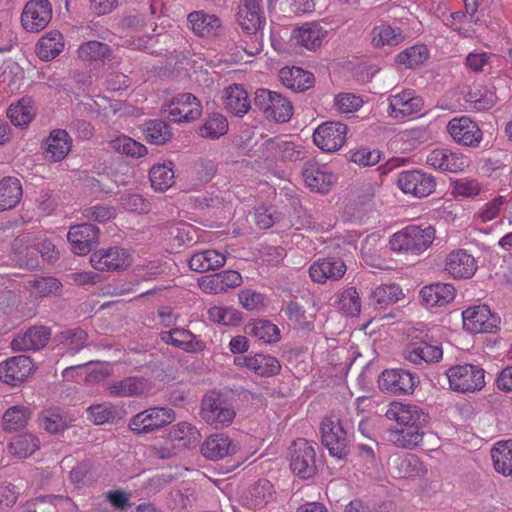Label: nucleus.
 <instances>
[{"label": "nucleus", "instance_id": "nucleus-61", "mask_svg": "<svg viewBox=\"0 0 512 512\" xmlns=\"http://www.w3.org/2000/svg\"><path fill=\"white\" fill-rule=\"evenodd\" d=\"M199 134L203 138L218 139L224 135V118L219 113L209 115L205 123L199 128Z\"/></svg>", "mask_w": 512, "mask_h": 512}, {"label": "nucleus", "instance_id": "nucleus-36", "mask_svg": "<svg viewBox=\"0 0 512 512\" xmlns=\"http://www.w3.org/2000/svg\"><path fill=\"white\" fill-rule=\"evenodd\" d=\"M22 185L15 177L0 180V211L14 208L22 198Z\"/></svg>", "mask_w": 512, "mask_h": 512}, {"label": "nucleus", "instance_id": "nucleus-50", "mask_svg": "<svg viewBox=\"0 0 512 512\" xmlns=\"http://www.w3.org/2000/svg\"><path fill=\"white\" fill-rule=\"evenodd\" d=\"M27 289L33 297H49L60 294L62 284L54 277H41L29 281Z\"/></svg>", "mask_w": 512, "mask_h": 512}, {"label": "nucleus", "instance_id": "nucleus-2", "mask_svg": "<svg viewBox=\"0 0 512 512\" xmlns=\"http://www.w3.org/2000/svg\"><path fill=\"white\" fill-rule=\"evenodd\" d=\"M320 431L321 442L329 454L338 460H346L350 454L352 437L349 423L331 414L322 420Z\"/></svg>", "mask_w": 512, "mask_h": 512}, {"label": "nucleus", "instance_id": "nucleus-60", "mask_svg": "<svg viewBox=\"0 0 512 512\" xmlns=\"http://www.w3.org/2000/svg\"><path fill=\"white\" fill-rule=\"evenodd\" d=\"M338 304L347 315L357 316L361 310V301L355 287H349L339 294Z\"/></svg>", "mask_w": 512, "mask_h": 512}, {"label": "nucleus", "instance_id": "nucleus-10", "mask_svg": "<svg viewBox=\"0 0 512 512\" xmlns=\"http://www.w3.org/2000/svg\"><path fill=\"white\" fill-rule=\"evenodd\" d=\"M132 254L122 247L101 248L90 256L92 267L98 271H123L131 266Z\"/></svg>", "mask_w": 512, "mask_h": 512}, {"label": "nucleus", "instance_id": "nucleus-49", "mask_svg": "<svg viewBox=\"0 0 512 512\" xmlns=\"http://www.w3.org/2000/svg\"><path fill=\"white\" fill-rule=\"evenodd\" d=\"M265 145L269 149H274L278 156L284 161H298L303 159L305 154L304 147L292 141L268 139Z\"/></svg>", "mask_w": 512, "mask_h": 512}, {"label": "nucleus", "instance_id": "nucleus-38", "mask_svg": "<svg viewBox=\"0 0 512 512\" xmlns=\"http://www.w3.org/2000/svg\"><path fill=\"white\" fill-rule=\"evenodd\" d=\"M46 151L53 161L63 160L71 150L72 140L67 131L62 129L53 130L47 141Z\"/></svg>", "mask_w": 512, "mask_h": 512}, {"label": "nucleus", "instance_id": "nucleus-45", "mask_svg": "<svg viewBox=\"0 0 512 512\" xmlns=\"http://www.w3.org/2000/svg\"><path fill=\"white\" fill-rule=\"evenodd\" d=\"M224 264V255L216 250L195 253L189 260V267L197 272L214 270Z\"/></svg>", "mask_w": 512, "mask_h": 512}, {"label": "nucleus", "instance_id": "nucleus-5", "mask_svg": "<svg viewBox=\"0 0 512 512\" xmlns=\"http://www.w3.org/2000/svg\"><path fill=\"white\" fill-rule=\"evenodd\" d=\"M29 236L21 235L12 243L14 260L20 265L29 269H35L38 266L37 256L41 255L43 259L52 262L56 259L55 247L51 242L45 241L41 247L36 248L28 245Z\"/></svg>", "mask_w": 512, "mask_h": 512}, {"label": "nucleus", "instance_id": "nucleus-14", "mask_svg": "<svg viewBox=\"0 0 512 512\" xmlns=\"http://www.w3.org/2000/svg\"><path fill=\"white\" fill-rule=\"evenodd\" d=\"M447 131L462 146L478 147L483 138L477 123L467 116L452 118L447 124Z\"/></svg>", "mask_w": 512, "mask_h": 512}, {"label": "nucleus", "instance_id": "nucleus-47", "mask_svg": "<svg viewBox=\"0 0 512 512\" xmlns=\"http://www.w3.org/2000/svg\"><path fill=\"white\" fill-rule=\"evenodd\" d=\"M250 370L261 377H272L278 375L281 371V364L277 358L258 353L251 357Z\"/></svg>", "mask_w": 512, "mask_h": 512}, {"label": "nucleus", "instance_id": "nucleus-42", "mask_svg": "<svg viewBox=\"0 0 512 512\" xmlns=\"http://www.w3.org/2000/svg\"><path fill=\"white\" fill-rule=\"evenodd\" d=\"M491 457L498 473L512 476V440L498 442L491 450Z\"/></svg>", "mask_w": 512, "mask_h": 512}, {"label": "nucleus", "instance_id": "nucleus-4", "mask_svg": "<svg viewBox=\"0 0 512 512\" xmlns=\"http://www.w3.org/2000/svg\"><path fill=\"white\" fill-rule=\"evenodd\" d=\"M451 390L468 393L480 391L485 386V371L473 364L454 365L446 371Z\"/></svg>", "mask_w": 512, "mask_h": 512}, {"label": "nucleus", "instance_id": "nucleus-16", "mask_svg": "<svg viewBox=\"0 0 512 512\" xmlns=\"http://www.w3.org/2000/svg\"><path fill=\"white\" fill-rule=\"evenodd\" d=\"M52 17V8L48 0H31L21 15L22 26L29 32L44 29Z\"/></svg>", "mask_w": 512, "mask_h": 512}, {"label": "nucleus", "instance_id": "nucleus-31", "mask_svg": "<svg viewBox=\"0 0 512 512\" xmlns=\"http://www.w3.org/2000/svg\"><path fill=\"white\" fill-rule=\"evenodd\" d=\"M50 330L46 327H32L23 335L16 337L12 341V346L17 350H38L43 348L49 338Z\"/></svg>", "mask_w": 512, "mask_h": 512}, {"label": "nucleus", "instance_id": "nucleus-46", "mask_svg": "<svg viewBox=\"0 0 512 512\" xmlns=\"http://www.w3.org/2000/svg\"><path fill=\"white\" fill-rule=\"evenodd\" d=\"M78 57L84 62H103L111 55L110 47L99 41H88L78 48Z\"/></svg>", "mask_w": 512, "mask_h": 512}, {"label": "nucleus", "instance_id": "nucleus-62", "mask_svg": "<svg viewBox=\"0 0 512 512\" xmlns=\"http://www.w3.org/2000/svg\"><path fill=\"white\" fill-rule=\"evenodd\" d=\"M334 105L340 113H352L363 106V100L355 94L342 93L335 97Z\"/></svg>", "mask_w": 512, "mask_h": 512}, {"label": "nucleus", "instance_id": "nucleus-26", "mask_svg": "<svg viewBox=\"0 0 512 512\" xmlns=\"http://www.w3.org/2000/svg\"><path fill=\"white\" fill-rule=\"evenodd\" d=\"M422 302L427 307L442 306L455 298V288L450 283L435 282L420 290Z\"/></svg>", "mask_w": 512, "mask_h": 512}, {"label": "nucleus", "instance_id": "nucleus-59", "mask_svg": "<svg viewBox=\"0 0 512 512\" xmlns=\"http://www.w3.org/2000/svg\"><path fill=\"white\" fill-rule=\"evenodd\" d=\"M169 241L173 248H179L194 240V229L187 223H177L170 226L168 230Z\"/></svg>", "mask_w": 512, "mask_h": 512}, {"label": "nucleus", "instance_id": "nucleus-44", "mask_svg": "<svg viewBox=\"0 0 512 512\" xmlns=\"http://www.w3.org/2000/svg\"><path fill=\"white\" fill-rule=\"evenodd\" d=\"M151 186L155 191H166L175 181L172 162L168 161L162 164L152 166L149 172Z\"/></svg>", "mask_w": 512, "mask_h": 512}, {"label": "nucleus", "instance_id": "nucleus-43", "mask_svg": "<svg viewBox=\"0 0 512 512\" xmlns=\"http://www.w3.org/2000/svg\"><path fill=\"white\" fill-rule=\"evenodd\" d=\"M40 441L32 433H23L14 436L8 444V450L14 456L25 459L38 450Z\"/></svg>", "mask_w": 512, "mask_h": 512}, {"label": "nucleus", "instance_id": "nucleus-64", "mask_svg": "<svg viewBox=\"0 0 512 512\" xmlns=\"http://www.w3.org/2000/svg\"><path fill=\"white\" fill-rule=\"evenodd\" d=\"M205 458L218 460L222 458L224 451V438L221 435H211L206 439L201 448Z\"/></svg>", "mask_w": 512, "mask_h": 512}, {"label": "nucleus", "instance_id": "nucleus-58", "mask_svg": "<svg viewBox=\"0 0 512 512\" xmlns=\"http://www.w3.org/2000/svg\"><path fill=\"white\" fill-rule=\"evenodd\" d=\"M403 39L402 33L390 26L375 27L372 31V43L376 47L398 45Z\"/></svg>", "mask_w": 512, "mask_h": 512}, {"label": "nucleus", "instance_id": "nucleus-33", "mask_svg": "<svg viewBox=\"0 0 512 512\" xmlns=\"http://www.w3.org/2000/svg\"><path fill=\"white\" fill-rule=\"evenodd\" d=\"M65 47L63 35L57 31L45 33L37 43L36 52L43 61H50L56 58Z\"/></svg>", "mask_w": 512, "mask_h": 512}, {"label": "nucleus", "instance_id": "nucleus-39", "mask_svg": "<svg viewBox=\"0 0 512 512\" xmlns=\"http://www.w3.org/2000/svg\"><path fill=\"white\" fill-rule=\"evenodd\" d=\"M147 390V382L141 377H127L108 385V391L114 397L139 396Z\"/></svg>", "mask_w": 512, "mask_h": 512}, {"label": "nucleus", "instance_id": "nucleus-54", "mask_svg": "<svg viewBox=\"0 0 512 512\" xmlns=\"http://www.w3.org/2000/svg\"><path fill=\"white\" fill-rule=\"evenodd\" d=\"M110 146L117 152L131 157L139 158L147 154V148L143 144L125 135H120L111 140Z\"/></svg>", "mask_w": 512, "mask_h": 512}, {"label": "nucleus", "instance_id": "nucleus-55", "mask_svg": "<svg viewBox=\"0 0 512 512\" xmlns=\"http://www.w3.org/2000/svg\"><path fill=\"white\" fill-rule=\"evenodd\" d=\"M249 333L265 343H275L280 339L279 328L268 320H257L251 326Z\"/></svg>", "mask_w": 512, "mask_h": 512}, {"label": "nucleus", "instance_id": "nucleus-19", "mask_svg": "<svg viewBox=\"0 0 512 512\" xmlns=\"http://www.w3.org/2000/svg\"><path fill=\"white\" fill-rule=\"evenodd\" d=\"M30 357L19 355L0 363V379L12 386L22 383L32 372Z\"/></svg>", "mask_w": 512, "mask_h": 512}, {"label": "nucleus", "instance_id": "nucleus-34", "mask_svg": "<svg viewBox=\"0 0 512 512\" xmlns=\"http://www.w3.org/2000/svg\"><path fill=\"white\" fill-rule=\"evenodd\" d=\"M39 425L49 434H61L68 429L70 423L62 409L51 407L40 412Z\"/></svg>", "mask_w": 512, "mask_h": 512}, {"label": "nucleus", "instance_id": "nucleus-13", "mask_svg": "<svg viewBox=\"0 0 512 512\" xmlns=\"http://www.w3.org/2000/svg\"><path fill=\"white\" fill-rule=\"evenodd\" d=\"M347 126L341 122L328 121L319 125L313 133L315 145L324 152H334L342 147Z\"/></svg>", "mask_w": 512, "mask_h": 512}, {"label": "nucleus", "instance_id": "nucleus-1", "mask_svg": "<svg viewBox=\"0 0 512 512\" xmlns=\"http://www.w3.org/2000/svg\"><path fill=\"white\" fill-rule=\"evenodd\" d=\"M385 416L394 420L400 428L389 430V440L398 447L412 449L422 442L423 428L428 423V414L420 407L392 402Z\"/></svg>", "mask_w": 512, "mask_h": 512}, {"label": "nucleus", "instance_id": "nucleus-22", "mask_svg": "<svg viewBox=\"0 0 512 512\" xmlns=\"http://www.w3.org/2000/svg\"><path fill=\"white\" fill-rule=\"evenodd\" d=\"M346 272V265L340 258L319 259L310 266L309 274L316 283H325L327 280L341 279Z\"/></svg>", "mask_w": 512, "mask_h": 512}, {"label": "nucleus", "instance_id": "nucleus-27", "mask_svg": "<svg viewBox=\"0 0 512 512\" xmlns=\"http://www.w3.org/2000/svg\"><path fill=\"white\" fill-rule=\"evenodd\" d=\"M188 23L192 31L201 37H216L223 29L220 18L202 11L191 12L188 15Z\"/></svg>", "mask_w": 512, "mask_h": 512}, {"label": "nucleus", "instance_id": "nucleus-52", "mask_svg": "<svg viewBox=\"0 0 512 512\" xmlns=\"http://www.w3.org/2000/svg\"><path fill=\"white\" fill-rule=\"evenodd\" d=\"M86 413L87 419L95 425L113 422L118 416L117 408L109 402L91 405Z\"/></svg>", "mask_w": 512, "mask_h": 512}, {"label": "nucleus", "instance_id": "nucleus-28", "mask_svg": "<svg viewBox=\"0 0 512 512\" xmlns=\"http://www.w3.org/2000/svg\"><path fill=\"white\" fill-rule=\"evenodd\" d=\"M279 79L283 85L296 92L306 91L314 86V75L300 67H284L279 71Z\"/></svg>", "mask_w": 512, "mask_h": 512}, {"label": "nucleus", "instance_id": "nucleus-63", "mask_svg": "<svg viewBox=\"0 0 512 512\" xmlns=\"http://www.w3.org/2000/svg\"><path fill=\"white\" fill-rule=\"evenodd\" d=\"M121 206L135 213H147L150 211V203L142 196L136 193H129L121 196Z\"/></svg>", "mask_w": 512, "mask_h": 512}, {"label": "nucleus", "instance_id": "nucleus-11", "mask_svg": "<svg viewBox=\"0 0 512 512\" xmlns=\"http://www.w3.org/2000/svg\"><path fill=\"white\" fill-rule=\"evenodd\" d=\"M462 318L463 327L471 333H492L499 329L500 319L487 305L467 308Z\"/></svg>", "mask_w": 512, "mask_h": 512}, {"label": "nucleus", "instance_id": "nucleus-15", "mask_svg": "<svg viewBox=\"0 0 512 512\" xmlns=\"http://www.w3.org/2000/svg\"><path fill=\"white\" fill-rule=\"evenodd\" d=\"M165 113L170 121L188 122L200 117L202 106L194 95L183 93L166 106Z\"/></svg>", "mask_w": 512, "mask_h": 512}, {"label": "nucleus", "instance_id": "nucleus-21", "mask_svg": "<svg viewBox=\"0 0 512 512\" xmlns=\"http://www.w3.org/2000/svg\"><path fill=\"white\" fill-rule=\"evenodd\" d=\"M302 176L308 187L321 193L328 192L335 181L334 175L327 170V167L320 165L315 160H308L304 163Z\"/></svg>", "mask_w": 512, "mask_h": 512}, {"label": "nucleus", "instance_id": "nucleus-48", "mask_svg": "<svg viewBox=\"0 0 512 512\" xmlns=\"http://www.w3.org/2000/svg\"><path fill=\"white\" fill-rule=\"evenodd\" d=\"M169 438L171 441L177 442L181 447H190L199 442L200 433L191 424L180 422L172 427L169 432Z\"/></svg>", "mask_w": 512, "mask_h": 512}, {"label": "nucleus", "instance_id": "nucleus-57", "mask_svg": "<svg viewBox=\"0 0 512 512\" xmlns=\"http://www.w3.org/2000/svg\"><path fill=\"white\" fill-rule=\"evenodd\" d=\"M428 49L425 45H415L398 54L397 60L407 68H415L423 64L428 58Z\"/></svg>", "mask_w": 512, "mask_h": 512}, {"label": "nucleus", "instance_id": "nucleus-30", "mask_svg": "<svg viewBox=\"0 0 512 512\" xmlns=\"http://www.w3.org/2000/svg\"><path fill=\"white\" fill-rule=\"evenodd\" d=\"M251 109L247 91L241 84H230L226 88V111L234 116L243 117Z\"/></svg>", "mask_w": 512, "mask_h": 512}, {"label": "nucleus", "instance_id": "nucleus-6", "mask_svg": "<svg viewBox=\"0 0 512 512\" xmlns=\"http://www.w3.org/2000/svg\"><path fill=\"white\" fill-rule=\"evenodd\" d=\"M442 355V347L433 343L429 335L423 331L412 335L403 351L404 358L414 364L438 362L442 359Z\"/></svg>", "mask_w": 512, "mask_h": 512}, {"label": "nucleus", "instance_id": "nucleus-32", "mask_svg": "<svg viewBox=\"0 0 512 512\" xmlns=\"http://www.w3.org/2000/svg\"><path fill=\"white\" fill-rule=\"evenodd\" d=\"M403 297L402 290L396 284H383L376 287L369 296V305L374 310L382 311L398 302Z\"/></svg>", "mask_w": 512, "mask_h": 512}, {"label": "nucleus", "instance_id": "nucleus-23", "mask_svg": "<svg viewBox=\"0 0 512 512\" xmlns=\"http://www.w3.org/2000/svg\"><path fill=\"white\" fill-rule=\"evenodd\" d=\"M426 163L435 169L457 173L465 169L467 159L448 149H435L427 155Z\"/></svg>", "mask_w": 512, "mask_h": 512}, {"label": "nucleus", "instance_id": "nucleus-41", "mask_svg": "<svg viewBox=\"0 0 512 512\" xmlns=\"http://www.w3.org/2000/svg\"><path fill=\"white\" fill-rule=\"evenodd\" d=\"M32 416V409L25 405H15L8 408L2 416L5 431H17L24 428Z\"/></svg>", "mask_w": 512, "mask_h": 512}, {"label": "nucleus", "instance_id": "nucleus-18", "mask_svg": "<svg viewBox=\"0 0 512 512\" xmlns=\"http://www.w3.org/2000/svg\"><path fill=\"white\" fill-rule=\"evenodd\" d=\"M388 113L395 119L413 115L422 110L424 101L414 90H404L388 98Z\"/></svg>", "mask_w": 512, "mask_h": 512}, {"label": "nucleus", "instance_id": "nucleus-56", "mask_svg": "<svg viewBox=\"0 0 512 512\" xmlns=\"http://www.w3.org/2000/svg\"><path fill=\"white\" fill-rule=\"evenodd\" d=\"M172 134L167 123L151 120L146 123L145 138L148 142L161 145L170 140Z\"/></svg>", "mask_w": 512, "mask_h": 512}, {"label": "nucleus", "instance_id": "nucleus-29", "mask_svg": "<svg viewBox=\"0 0 512 512\" xmlns=\"http://www.w3.org/2000/svg\"><path fill=\"white\" fill-rule=\"evenodd\" d=\"M327 31L318 23H305L293 30L292 39L309 50L319 48L325 38Z\"/></svg>", "mask_w": 512, "mask_h": 512}, {"label": "nucleus", "instance_id": "nucleus-35", "mask_svg": "<svg viewBox=\"0 0 512 512\" xmlns=\"http://www.w3.org/2000/svg\"><path fill=\"white\" fill-rule=\"evenodd\" d=\"M274 486L267 479H259L249 489V495L243 500V505L248 508L255 509L257 507H263L274 496Z\"/></svg>", "mask_w": 512, "mask_h": 512}, {"label": "nucleus", "instance_id": "nucleus-12", "mask_svg": "<svg viewBox=\"0 0 512 512\" xmlns=\"http://www.w3.org/2000/svg\"><path fill=\"white\" fill-rule=\"evenodd\" d=\"M397 184L404 193L422 198L434 192L436 180L423 171L409 170L399 174Z\"/></svg>", "mask_w": 512, "mask_h": 512}, {"label": "nucleus", "instance_id": "nucleus-9", "mask_svg": "<svg viewBox=\"0 0 512 512\" xmlns=\"http://www.w3.org/2000/svg\"><path fill=\"white\" fill-rule=\"evenodd\" d=\"M419 382L417 374L401 368L384 370L378 380L379 388L393 395L412 394Z\"/></svg>", "mask_w": 512, "mask_h": 512}, {"label": "nucleus", "instance_id": "nucleus-7", "mask_svg": "<svg viewBox=\"0 0 512 512\" xmlns=\"http://www.w3.org/2000/svg\"><path fill=\"white\" fill-rule=\"evenodd\" d=\"M175 420V413L166 407H151L134 415L128 424L129 429L136 434H146L156 431Z\"/></svg>", "mask_w": 512, "mask_h": 512}, {"label": "nucleus", "instance_id": "nucleus-8", "mask_svg": "<svg viewBox=\"0 0 512 512\" xmlns=\"http://www.w3.org/2000/svg\"><path fill=\"white\" fill-rule=\"evenodd\" d=\"M290 468L302 479H309L317 473L316 453L312 442L299 438L292 443Z\"/></svg>", "mask_w": 512, "mask_h": 512}, {"label": "nucleus", "instance_id": "nucleus-51", "mask_svg": "<svg viewBox=\"0 0 512 512\" xmlns=\"http://www.w3.org/2000/svg\"><path fill=\"white\" fill-rule=\"evenodd\" d=\"M292 115L293 106L291 102L276 92L266 113V118L284 123L289 121Z\"/></svg>", "mask_w": 512, "mask_h": 512}, {"label": "nucleus", "instance_id": "nucleus-24", "mask_svg": "<svg viewBox=\"0 0 512 512\" xmlns=\"http://www.w3.org/2000/svg\"><path fill=\"white\" fill-rule=\"evenodd\" d=\"M477 269L475 259L464 250L453 251L446 257L444 270L453 278H470Z\"/></svg>", "mask_w": 512, "mask_h": 512}, {"label": "nucleus", "instance_id": "nucleus-40", "mask_svg": "<svg viewBox=\"0 0 512 512\" xmlns=\"http://www.w3.org/2000/svg\"><path fill=\"white\" fill-rule=\"evenodd\" d=\"M7 116L17 127H25L35 117L34 103L31 98L23 97L9 106Z\"/></svg>", "mask_w": 512, "mask_h": 512}, {"label": "nucleus", "instance_id": "nucleus-37", "mask_svg": "<svg viewBox=\"0 0 512 512\" xmlns=\"http://www.w3.org/2000/svg\"><path fill=\"white\" fill-rule=\"evenodd\" d=\"M224 398L221 393L210 392L202 400L201 416L205 422L216 427L222 423Z\"/></svg>", "mask_w": 512, "mask_h": 512}, {"label": "nucleus", "instance_id": "nucleus-20", "mask_svg": "<svg viewBox=\"0 0 512 512\" xmlns=\"http://www.w3.org/2000/svg\"><path fill=\"white\" fill-rule=\"evenodd\" d=\"M99 230L92 224H77L70 227L67 234L73 253L85 255L98 242Z\"/></svg>", "mask_w": 512, "mask_h": 512}, {"label": "nucleus", "instance_id": "nucleus-53", "mask_svg": "<svg viewBox=\"0 0 512 512\" xmlns=\"http://www.w3.org/2000/svg\"><path fill=\"white\" fill-rule=\"evenodd\" d=\"M60 342L66 347V353L74 355L87 345L88 335L79 328L61 332Z\"/></svg>", "mask_w": 512, "mask_h": 512}, {"label": "nucleus", "instance_id": "nucleus-3", "mask_svg": "<svg viewBox=\"0 0 512 512\" xmlns=\"http://www.w3.org/2000/svg\"><path fill=\"white\" fill-rule=\"evenodd\" d=\"M435 239V229L432 226L421 228L410 225L392 235L389 241L391 250L421 254L427 250Z\"/></svg>", "mask_w": 512, "mask_h": 512}, {"label": "nucleus", "instance_id": "nucleus-17", "mask_svg": "<svg viewBox=\"0 0 512 512\" xmlns=\"http://www.w3.org/2000/svg\"><path fill=\"white\" fill-rule=\"evenodd\" d=\"M261 1L262 0H240L237 21L248 34H256L266 23Z\"/></svg>", "mask_w": 512, "mask_h": 512}, {"label": "nucleus", "instance_id": "nucleus-25", "mask_svg": "<svg viewBox=\"0 0 512 512\" xmlns=\"http://www.w3.org/2000/svg\"><path fill=\"white\" fill-rule=\"evenodd\" d=\"M159 337L165 344L172 345L189 353L199 352L204 348L202 342L198 341L194 334L183 328L162 331Z\"/></svg>", "mask_w": 512, "mask_h": 512}]
</instances>
